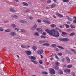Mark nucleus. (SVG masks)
<instances>
[{"label": "nucleus", "mask_w": 76, "mask_h": 76, "mask_svg": "<svg viewBox=\"0 0 76 76\" xmlns=\"http://www.w3.org/2000/svg\"><path fill=\"white\" fill-rule=\"evenodd\" d=\"M47 3L49 4L50 3H51V0H47Z\"/></svg>", "instance_id": "31"}, {"label": "nucleus", "mask_w": 76, "mask_h": 76, "mask_svg": "<svg viewBox=\"0 0 76 76\" xmlns=\"http://www.w3.org/2000/svg\"><path fill=\"white\" fill-rule=\"evenodd\" d=\"M40 56H41V58H43V56H42L41 55H40Z\"/></svg>", "instance_id": "61"}, {"label": "nucleus", "mask_w": 76, "mask_h": 76, "mask_svg": "<svg viewBox=\"0 0 76 76\" xmlns=\"http://www.w3.org/2000/svg\"><path fill=\"white\" fill-rule=\"evenodd\" d=\"M21 47L22 48H27V47L23 45H21Z\"/></svg>", "instance_id": "29"}, {"label": "nucleus", "mask_w": 76, "mask_h": 76, "mask_svg": "<svg viewBox=\"0 0 76 76\" xmlns=\"http://www.w3.org/2000/svg\"><path fill=\"white\" fill-rule=\"evenodd\" d=\"M44 52L43 50H39L37 51V53L39 54H42Z\"/></svg>", "instance_id": "5"}, {"label": "nucleus", "mask_w": 76, "mask_h": 76, "mask_svg": "<svg viewBox=\"0 0 76 76\" xmlns=\"http://www.w3.org/2000/svg\"><path fill=\"white\" fill-rule=\"evenodd\" d=\"M65 26L66 28H67V24H64L63 25V26Z\"/></svg>", "instance_id": "62"}, {"label": "nucleus", "mask_w": 76, "mask_h": 76, "mask_svg": "<svg viewBox=\"0 0 76 76\" xmlns=\"http://www.w3.org/2000/svg\"><path fill=\"white\" fill-rule=\"evenodd\" d=\"M23 4L24 6H28V4L25 2H23Z\"/></svg>", "instance_id": "26"}, {"label": "nucleus", "mask_w": 76, "mask_h": 76, "mask_svg": "<svg viewBox=\"0 0 76 76\" xmlns=\"http://www.w3.org/2000/svg\"><path fill=\"white\" fill-rule=\"evenodd\" d=\"M46 34H47V33H45V32H44L42 33L43 35H46Z\"/></svg>", "instance_id": "47"}, {"label": "nucleus", "mask_w": 76, "mask_h": 76, "mask_svg": "<svg viewBox=\"0 0 76 76\" xmlns=\"http://www.w3.org/2000/svg\"><path fill=\"white\" fill-rule=\"evenodd\" d=\"M40 67L41 68H43V66H41Z\"/></svg>", "instance_id": "64"}, {"label": "nucleus", "mask_w": 76, "mask_h": 76, "mask_svg": "<svg viewBox=\"0 0 76 76\" xmlns=\"http://www.w3.org/2000/svg\"><path fill=\"white\" fill-rule=\"evenodd\" d=\"M5 32H11V30L10 29H8L5 31Z\"/></svg>", "instance_id": "11"}, {"label": "nucleus", "mask_w": 76, "mask_h": 76, "mask_svg": "<svg viewBox=\"0 0 76 76\" xmlns=\"http://www.w3.org/2000/svg\"><path fill=\"white\" fill-rule=\"evenodd\" d=\"M67 67L68 68H71L72 67V65H69L67 66Z\"/></svg>", "instance_id": "25"}, {"label": "nucleus", "mask_w": 76, "mask_h": 76, "mask_svg": "<svg viewBox=\"0 0 76 76\" xmlns=\"http://www.w3.org/2000/svg\"><path fill=\"white\" fill-rule=\"evenodd\" d=\"M37 21L38 23H41V20L40 19H38L37 20Z\"/></svg>", "instance_id": "40"}, {"label": "nucleus", "mask_w": 76, "mask_h": 76, "mask_svg": "<svg viewBox=\"0 0 76 76\" xmlns=\"http://www.w3.org/2000/svg\"><path fill=\"white\" fill-rule=\"evenodd\" d=\"M37 30L38 32H39L40 34H41L42 32V30L41 28H37Z\"/></svg>", "instance_id": "7"}, {"label": "nucleus", "mask_w": 76, "mask_h": 76, "mask_svg": "<svg viewBox=\"0 0 76 76\" xmlns=\"http://www.w3.org/2000/svg\"><path fill=\"white\" fill-rule=\"evenodd\" d=\"M69 25H67V28H69Z\"/></svg>", "instance_id": "57"}, {"label": "nucleus", "mask_w": 76, "mask_h": 76, "mask_svg": "<svg viewBox=\"0 0 76 76\" xmlns=\"http://www.w3.org/2000/svg\"><path fill=\"white\" fill-rule=\"evenodd\" d=\"M37 26L36 24H35L32 27V29L31 28V30L34 29H36V28H37Z\"/></svg>", "instance_id": "12"}, {"label": "nucleus", "mask_w": 76, "mask_h": 76, "mask_svg": "<svg viewBox=\"0 0 76 76\" xmlns=\"http://www.w3.org/2000/svg\"><path fill=\"white\" fill-rule=\"evenodd\" d=\"M12 18H17L18 16L16 15H12Z\"/></svg>", "instance_id": "23"}, {"label": "nucleus", "mask_w": 76, "mask_h": 76, "mask_svg": "<svg viewBox=\"0 0 76 76\" xmlns=\"http://www.w3.org/2000/svg\"><path fill=\"white\" fill-rule=\"evenodd\" d=\"M10 35H11V36H14L15 35H16V33H15L14 32H11L10 34Z\"/></svg>", "instance_id": "10"}, {"label": "nucleus", "mask_w": 76, "mask_h": 76, "mask_svg": "<svg viewBox=\"0 0 76 76\" xmlns=\"http://www.w3.org/2000/svg\"><path fill=\"white\" fill-rule=\"evenodd\" d=\"M58 55H59V56H62L63 55L62 54V53H58Z\"/></svg>", "instance_id": "48"}, {"label": "nucleus", "mask_w": 76, "mask_h": 76, "mask_svg": "<svg viewBox=\"0 0 76 76\" xmlns=\"http://www.w3.org/2000/svg\"><path fill=\"white\" fill-rule=\"evenodd\" d=\"M63 38H59L58 39V40H59V41H63Z\"/></svg>", "instance_id": "45"}, {"label": "nucleus", "mask_w": 76, "mask_h": 76, "mask_svg": "<svg viewBox=\"0 0 76 76\" xmlns=\"http://www.w3.org/2000/svg\"><path fill=\"white\" fill-rule=\"evenodd\" d=\"M20 30L21 31V32H26V30L23 29H20Z\"/></svg>", "instance_id": "28"}, {"label": "nucleus", "mask_w": 76, "mask_h": 76, "mask_svg": "<svg viewBox=\"0 0 76 76\" xmlns=\"http://www.w3.org/2000/svg\"><path fill=\"white\" fill-rule=\"evenodd\" d=\"M56 15H57L59 18H63V15L58 13L56 14Z\"/></svg>", "instance_id": "9"}, {"label": "nucleus", "mask_w": 76, "mask_h": 76, "mask_svg": "<svg viewBox=\"0 0 76 76\" xmlns=\"http://www.w3.org/2000/svg\"><path fill=\"white\" fill-rule=\"evenodd\" d=\"M67 72H68V73L70 72V69H67Z\"/></svg>", "instance_id": "46"}, {"label": "nucleus", "mask_w": 76, "mask_h": 76, "mask_svg": "<svg viewBox=\"0 0 76 76\" xmlns=\"http://www.w3.org/2000/svg\"><path fill=\"white\" fill-rule=\"evenodd\" d=\"M67 18L69 21H72L73 20V19L72 18H70L68 16H67Z\"/></svg>", "instance_id": "16"}, {"label": "nucleus", "mask_w": 76, "mask_h": 76, "mask_svg": "<svg viewBox=\"0 0 76 76\" xmlns=\"http://www.w3.org/2000/svg\"><path fill=\"white\" fill-rule=\"evenodd\" d=\"M29 58L31 59V61L32 62V60L33 61H34V60H36V58H35V57L31 56H29Z\"/></svg>", "instance_id": "3"}, {"label": "nucleus", "mask_w": 76, "mask_h": 76, "mask_svg": "<svg viewBox=\"0 0 76 76\" xmlns=\"http://www.w3.org/2000/svg\"><path fill=\"white\" fill-rule=\"evenodd\" d=\"M62 61H63V62H64V58L62 59Z\"/></svg>", "instance_id": "63"}, {"label": "nucleus", "mask_w": 76, "mask_h": 76, "mask_svg": "<svg viewBox=\"0 0 76 76\" xmlns=\"http://www.w3.org/2000/svg\"><path fill=\"white\" fill-rule=\"evenodd\" d=\"M39 42L40 43V44H42V41H39Z\"/></svg>", "instance_id": "53"}, {"label": "nucleus", "mask_w": 76, "mask_h": 76, "mask_svg": "<svg viewBox=\"0 0 76 76\" xmlns=\"http://www.w3.org/2000/svg\"><path fill=\"white\" fill-rule=\"evenodd\" d=\"M42 74H45V75H47L48 73L46 72H42Z\"/></svg>", "instance_id": "36"}, {"label": "nucleus", "mask_w": 76, "mask_h": 76, "mask_svg": "<svg viewBox=\"0 0 76 76\" xmlns=\"http://www.w3.org/2000/svg\"><path fill=\"white\" fill-rule=\"evenodd\" d=\"M10 11H11L12 12H15L16 11L13 10V8H10Z\"/></svg>", "instance_id": "15"}, {"label": "nucleus", "mask_w": 76, "mask_h": 76, "mask_svg": "<svg viewBox=\"0 0 76 76\" xmlns=\"http://www.w3.org/2000/svg\"><path fill=\"white\" fill-rule=\"evenodd\" d=\"M45 31L46 32L49 34L50 35H52V36L53 35V37H59V33L57 31V30L54 29L51 30L46 29Z\"/></svg>", "instance_id": "1"}, {"label": "nucleus", "mask_w": 76, "mask_h": 76, "mask_svg": "<svg viewBox=\"0 0 76 76\" xmlns=\"http://www.w3.org/2000/svg\"><path fill=\"white\" fill-rule=\"evenodd\" d=\"M15 30H16V31H19V29H18V28H15Z\"/></svg>", "instance_id": "54"}, {"label": "nucleus", "mask_w": 76, "mask_h": 76, "mask_svg": "<svg viewBox=\"0 0 76 76\" xmlns=\"http://www.w3.org/2000/svg\"><path fill=\"white\" fill-rule=\"evenodd\" d=\"M42 63H43V62H42V60H40L39 61V63H40V64H42Z\"/></svg>", "instance_id": "39"}, {"label": "nucleus", "mask_w": 76, "mask_h": 76, "mask_svg": "<svg viewBox=\"0 0 76 76\" xmlns=\"http://www.w3.org/2000/svg\"><path fill=\"white\" fill-rule=\"evenodd\" d=\"M43 22H45V23H48V24H50L51 23L49 20H43Z\"/></svg>", "instance_id": "8"}, {"label": "nucleus", "mask_w": 76, "mask_h": 76, "mask_svg": "<svg viewBox=\"0 0 76 76\" xmlns=\"http://www.w3.org/2000/svg\"><path fill=\"white\" fill-rule=\"evenodd\" d=\"M35 34L36 35H37V36H39V34H38V33L36 32L35 33Z\"/></svg>", "instance_id": "43"}, {"label": "nucleus", "mask_w": 76, "mask_h": 76, "mask_svg": "<svg viewBox=\"0 0 76 76\" xmlns=\"http://www.w3.org/2000/svg\"><path fill=\"white\" fill-rule=\"evenodd\" d=\"M55 57L56 59H57V60H58L59 59V58L57 56V55L56 54H55Z\"/></svg>", "instance_id": "34"}, {"label": "nucleus", "mask_w": 76, "mask_h": 76, "mask_svg": "<svg viewBox=\"0 0 76 76\" xmlns=\"http://www.w3.org/2000/svg\"><path fill=\"white\" fill-rule=\"evenodd\" d=\"M25 52L28 56H30L32 54L30 50H26L25 51Z\"/></svg>", "instance_id": "4"}, {"label": "nucleus", "mask_w": 76, "mask_h": 76, "mask_svg": "<svg viewBox=\"0 0 76 76\" xmlns=\"http://www.w3.org/2000/svg\"><path fill=\"white\" fill-rule=\"evenodd\" d=\"M50 26L51 28H55L56 27V25L55 24H52L50 25Z\"/></svg>", "instance_id": "21"}, {"label": "nucleus", "mask_w": 76, "mask_h": 76, "mask_svg": "<svg viewBox=\"0 0 76 76\" xmlns=\"http://www.w3.org/2000/svg\"><path fill=\"white\" fill-rule=\"evenodd\" d=\"M11 26L13 28H16V25H15V24H12L11 25Z\"/></svg>", "instance_id": "32"}, {"label": "nucleus", "mask_w": 76, "mask_h": 76, "mask_svg": "<svg viewBox=\"0 0 76 76\" xmlns=\"http://www.w3.org/2000/svg\"><path fill=\"white\" fill-rule=\"evenodd\" d=\"M56 45L55 44H53L52 45H51V46L52 47H56Z\"/></svg>", "instance_id": "35"}, {"label": "nucleus", "mask_w": 76, "mask_h": 76, "mask_svg": "<svg viewBox=\"0 0 76 76\" xmlns=\"http://www.w3.org/2000/svg\"><path fill=\"white\" fill-rule=\"evenodd\" d=\"M59 71L60 72V74H62L63 73V71H61V70H59Z\"/></svg>", "instance_id": "42"}, {"label": "nucleus", "mask_w": 76, "mask_h": 76, "mask_svg": "<svg viewBox=\"0 0 76 76\" xmlns=\"http://www.w3.org/2000/svg\"><path fill=\"white\" fill-rule=\"evenodd\" d=\"M75 34H75V33L72 32V33H71L69 34V36H73V35H75Z\"/></svg>", "instance_id": "14"}, {"label": "nucleus", "mask_w": 76, "mask_h": 76, "mask_svg": "<svg viewBox=\"0 0 76 76\" xmlns=\"http://www.w3.org/2000/svg\"><path fill=\"white\" fill-rule=\"evenodd\" d=\"M66 34L67 33L63 31L62 32V34H61V35L63 37H65L66 36Z\"/></svg>", "instance_id": "6"}, {"label": "nucleus", "mask_w": 76, "mask_h": 76, "mask_svg": "<svg viewBox=\"0 0 76 76\" xmlns=\"http://www.w3.org/2000/svg\"><path fill=\"white\" fill-rule=\"evenodd\" d=\"M29 18L30 19H31V20H32V19H33V18L32 17H29Z\"/></svg>", "instance_id": "50"}, {"label": "nucleus", "mask_w": 76, "mask_h": 76, "mask_svg": "<svg viewBox=\"0 0 76 76\" xmlns=\"http://www.w3.org/2000/svg\"><path fill=\"white\" fill-rule=\"evenodd\" d=\"M50 75H54L56 74L55 71H54V70L53 69H50Z\"/></svg>", "instance_id": "2"}, {"label": "nucleus", "mask_w": 76, "mask_h": 76, "mask_svg": "<svg viewBox=\"0 0 76 76\" xmlns=\"http://www.w3.org/2000/svg\"><path fill=\"white\" fill-rule=\"evenodd\" d=\"M73 18L75 19V20H76V17L75 16H74Z\"/></svg>", "instance_id": "58"}, {"label": "nucleus", "mask_w": 76, "mask_h": 76, "mask_svg": "<svg viewBox=\"0 0 76 76\" xmlns=\"http://www.w3.org/2000/svg\"><path fill=\"white\" fill-rule=\"evenodd\" d=\"M47 46H49L50 45V44L49 43H46Z\"/></svg>", "instance_id": "56"}, {"label": "nucleus", "mask_w": 76, "mask_h": 76, "mask_svg": "<svg viewBox=\"0 0 76 76\" xmlns=\"http://www.w3.org/2000/svg\"><path fill=\"white\" fill-rule=\"evenodd\" d=\"M32 62H33V63H34V64H37V63H38V61H32V60H31Z\"/></svg>", "instance_id": "24"}, {"label": "nucleus", "mask_w": 76, "mask_h": 76, "mask_svg": "<svg viewBox=\"0 0 76 76\" xmlns=\"http://www.w3.org/2000/svg\"><path fill=\"white\" fill-rule=\"evenodd\" d=\"M54 67L55 70H59V67L57 66H55Z\"/></svg>", "instance_id": "19"}, {"label": "nucleus", "mask_w": 76, "mask_h": 76, "mask_svg": "<svg viewBox=\"0 0 76 76\" xmlns=\"http://www.w3.org/2000/svg\"><path fill=\"white\" fill-rule=\"evenodd\" d=\"M62 1H63V2H67V0H63Z\"/></svg>", "instance_id": "52"}, {"label": "nucleus", "mask_w": 76, "mask_h": 76, "mask_svg": "<svg viewBox=\"0 0 76 76\" xmlns=\"http://www.w3.org/2000/svg\"><path fill=\"white\" fill-rule=\"evenodd\" d=\"M46 44L47 43H44V44H43L42 45H44V46L46 45Z\"/></svg>", "instance_id": "60"}, {"label": "nucleus", "mask_w": 76, "mask_h": 76, "mask_svg": "<svg viewBox=\"0 0 76 76\" xmlns=\"http://www.w3.org/2000/svg\"><path fill=\"white\" fill-rule=\"evenodd\" d=\"M29 11H30V9H28L26 10L25 12H26L27 13V12H29Z\"/></svg>", "instance_id": "38"}, {"label": "nucleus", "mask_w": 76, "mask_h": 76, "mask_svg": "<svg viewBox=\"0 0 76 76\" xmlns=\"http://www.w3.org/2000/svg\"><path fill=\"white\" fill-rule=\"evenodd\" d=\"M32 48L34 51H36V50H37V47L35 46H33L32 47Z\"/></svg>", "instance_id": "18"}, {"label": "nucleus", "mask_w": 76, "mask_h": 76, "mask_svg": "<svg viewBox=\"0 0 76 76\" xmlns=\"http://www.w3.org/2000/svg\"><path fill=\"white\" fill-rule=\"evenodd\" d=\"M40 37L42 38H44V39L46 38V37L45 36H42V35Z\"/></svg>", "instance_id": "37"}, {"label": "nucleus", "mask_w": 76, "mask_h": 76, "mask_svg": "<svg viewBox=\"0 0 76 76\" xmlns=\"http://www.w3.org/2000/svg\"><path fill=\"white\" fill-rule=\"evenodd\" d=\"M71 50L74 53V54H76V51L75 50L73 49H71Z\"/></svg>", "instance_id": "22"}, {"label": "nucleus", "mask_w": 76, "mask_h": 76, "mask_svg": "<svg viewBox=\"0 0 76 76\" xmlns=\"http://www.w3.org/2000/svg\"><path fill=\"white\" fill-rule=\"evenodd\" d=\"M56 66H58V64H59V63L58 62H56Z\"/></svg>", "instance_id": "44"}, {"label": "nucleus", "mask_w": 76, "mask_h": 76, "mask_svg": "<svg viewBox=\"0 0 76 76\" xmlns=\"http://www.w3.org/2000/svg\"><path fill=\"white\" fill-rule=\"evenodd\" d=\"M20 23H27V22H26V21H24L23 20H21L20 21Z\"/></svg>", "instance_id": "20"}, {"label": "nucleus", "mask_w": 76, "mask_h": 76, "mask_svg": "<svg viewBox=\"0 0 76 76\" xmlns=\"http://www.w3.org/2000/svg\"><path fill=\"white\" fill-rule=\"evenodd\" d=\"M4 30L2 28L0 27V31H3Z\"/></svg>", "instance_id": "41"}, {"label": "nucleus", "mask_w": 76, "mask_h": 76, "mask_svg": "<svg viewBox=\"0 0 76 76\" xmlns=\"http://www.w3.org/2000/svg\"><path fill=\"white\" fill-rule=\"evenodd\" d=\"M72 75L73 76H76V75L75 74V73H74V72H72Z\"/></svg>", "instance_id": "49"}, {"label": "nucleus", "mask_w": 76, "mask_h": 76, "mask_svg": "<svg viewBox=\"0 0 76 76\" xmlns=\"http://www.w3.org/2000/svg\"><path fill=\"white\" fill-rule=\"evenodd\" d=\"M56 6V4L54 3H53L51 6V8H53V7H55Z\"/></svg>", "instance_id": "13"}, {"label": "nucleus", "mask_w": 76, "mask_h": 76, "mask_svg": "<svg viewBox=\"0 0 76 76\" xmlns=\"http://www.w3.org/2000/svg\"><path fill=\"white\" fill-rule=\"evenodd\" d=\"M42 41V44H43V43H44L45 42V40H44L43 41Z\"/></svg>", "instance_id": "59"}, {"label": "nucleus", "mask_w": 76, "mask_h": 76, "mask_svg": "<svg viewBox=\"0 0 76 76\" xmlns=\"http://www.w3.org/2000/svg\"><path fill=\"white\" fill-rule=\"evenodd\" d=\"M57 47H58V48H61V49H64V48H63V47L60 46H58Z\"/></svg>", "instance_id": "33"}, {"label": "nucleus", "mask_w": 76, "mask_h": 76, "mask_svg": "<svg viewBox=\"0 0 76 76\" xmlns=\"http://www.w3.org/2000/svg\"><path fill=\"white\" fill-rule=\"evenodd\" d=\"M62 41H64V42H66L67 41V38H63Z\"/></svg>", "instance_id": "27"}, {"label": "nucleus", "mask_w": 76, "mask_h": 76, "mask_svg": "<svg viewBox=\"0 0 76 76\" xmlns=\"http://www.w3.org/2000/svg\"><path fill=\"white\" fill-rule=\"evenodd\" d=\"M67 62L68 63H70V59L69 57H67Z\"/></svg>", "instance_id": "17"}, {"label": "nucleus", "mask_w": 76, "mask_h": 76, "mask_svg": "<svg viewBox=\"0 0 76 76\" xmlns=\"http://www.w3.org/2000/svg\"><path fill=\"white\" fill-rule=\"evenodd\" d=\"M70 27L71 28H75V26L74 25H71Z\"/></svg>", "instance_id": "30"}, {"label": "nucleus", "mask_w": 76, "mask_h": 76, "mask_svg": "<svg viewBox=\"0 0 76 76\" xmlns=\"http://www.w3.org/2000/svg\"><path fill=\"white\" fill-rule=\"evenodd\" d=\"M53 18H54L55 19H56V16L54 15H53Z\"/></svg>", "instance_id": "51"}, {"label": "nucleus", "mask_w": 76, "mask_h": 76, "mask_svg": "<svg viewBox=\"0 0 76 76\" xmlns=\"http://www.w3.org/2000/svg\"><path fill=\"white\" fill-rule=\"evenodd\" d=\"M73 23H76V20H73Z\"/></svg>", "instance_id": "55"}]
</instances>
